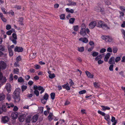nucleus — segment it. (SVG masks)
Here are the masks:
<instances>
[{
    "mask_svg": "<svg viewBox=\"0 0 125 125\" xmlns=\"http://www.w3.org/2000/svg\"><path fill=\"white\" fill-rule=\"evenodd\" d=\"M7 99L9 101L11 100L10 95L9 93L7 94Z\"/></svg>",
    "mask_w": 125,
    "mask_h": 125,
    "instance_id": "37998d69",
    "label": "nucleus"
},
{
    "mask_svg": "<svg viewBox=\"0 0 125 125\" xmlns=\"http://www.w3.org/2000/svg\"><path fill=\"white\" fill-rule=\"evenodd\" d=\"M21 90V89L20 88H17L13 93V97L16 102H18L20 100V94Z\"/></svg>",
    "mask_w": 125,
    "mask_h": 125,
    "instance_id": "f257e3e1",
    "label": "nucleus"
},
{
    "mask_svg": "<svg viewBox=\"0 0 125 125\" xmlns=\"http://www.w3.org/2000/svg\"><path fill=\"white\" fill-rule=\"evenodd\" d=\"M27 87L26 86L24 85L22 86L21 87L22 91H24L27 89Z\"/></svg>",
    "mask_w": 125,
    "mask_h": 125,
    "instance_id": "f704fd0d",
    "label": "nucleus"
},
{
    "mask_svg": "<svg viewBox=\"0 0 125 125\" xmlns=\"http://www.w3.org/2000/svg\"><path fill=\"white\" fill-rule=\"evenodd\" d=\"M118 50V48L117 47H114L113 48V52L114 53H115L117 52Z\"/></svg>",
    "mask_w": 125,
    "mask_h": 125,
    "instance_id": "c9c22d12",
    "label": "nucleus"
},
{
    "mask_svg": "<svg viewBox=\"0 0 125 125\" xmlns=\"http://www.w3.org/2000/svg\"><path fill=\"white\" fill-rule=\"evenodd\" d=\"M6 29L7 30H10L11 28V26L10 25H7L6 26Z\"/></svg>",
    "mask_w": 125,
    "mask_h": 125,
    "instance_id": "680f3d73",
    "label": "nucleus"
},
{
    "mask_svg": "<svg viewBox=\"0 0 125 125\" xmlns=\"http://www.w3.org/2000/svg\"><path fill=\"white\" fill-rule=\"evenodd\" d=\"M98 113L101 115H102L103 116H105V114L103 112H102L101 111L99 110L98 111Z\"/></svg>",
    "mask_w": 125,
    "mask_h": 125,
    "instance_id": "3c124183",
    "label": "nucleus"
},
{
    "mask_svg": "<svg viewBox=\"0 0 125 125\" xmlns=\"http://www.w3.org/2000/svg\"><path fill=\"white\" fill-rule=\"evenodd\" d=\"M73 30L75 31H77L79 29V27L78 25L74 26H73Z\"/></svg>",
    "mask_w": 125,
    "mask_h": 125,
    "instance_id": "cd10ccee",
    "label": "nucleus"
},
{
    "mask_svg": "<svg viewBox=\"0 0 125 125\" xmlns=\"http://www.w3.org/2000/svg\"><path fill=\"white\" fill-rule=\"evenodd\" d=\"M50 96L51 99L53 100L54 99L55 94L54 93H52L51 94Z\"/></svg>",
    "mask_w": 125,
    "mask_h": 125,
    "instance_id": "72a5a7b5",
    "label": "nucleus"
},
{
    "mask_svg": "<svg viewBox=\"0 0 125 125\" xmlns=\"http://www.w3.org/2000/svg\"><path fill=\"white\" fill-rule=\"evenodd\" d=\"M5 96L3 93H0V101H2L5 99Z\"/></svg>",
    "mask_w": 125,
    "mask_h": 125,
    "instance_id": "a211bd4d",
    "label": "nucleus"
},
{
    "mask_svg": "<svg viewBox=\"0 0 125 125\" xmlns=\"http://www.w3.org/2000/svg\"><path fill=\"white\" fill-rule=\"evenodd\" d=\"M14 106V105L12 104H9V105L7 106V108H10L11 107H13Z\"/></svg>",
    "mask_w": 125,
    "mask_h": 125,
    "instance_id": "338daca9",
    "label": "nucleus"
},
{
    "mask_svg": "<svg viewBox=\"0 0 125 125\" xmlns=\"http://www.w3.org/2000/svg\"><path fill=\"white\" fill-rule=\"evenodd\" d=\"M5 49V46L3 45H0V50L2 51H4Z\"/></svg>",
    "mask_w": 125,
    "mask_h": 125,
    "instance_id": "bb28decb",
    "label": "nucleus"
},
{
    "mask_svg": "<svg viewBox=\"0 0 125 125\" xmlns=\"http://www.w3.org/2000/svg\"><path fill=\"white\" fill-rule=\"evenodd\" d=\"M8 50L9 52V55L10 56H12L13 54V51L10 48H8Z\"/></svg>",
    "mask_w": 125,
    "mask_h": 125,
    "instance_id": "5701e85b",
    "label": "nucleus"
},
{
    "mask_svg": "<svg viewBox=\"0 0 125 125\" xmlns=\"http://www.w3.org/2000/svg\"><path fill=\"white\" fill-rule=\"evenodd\" d=\"M101 55H99L95 57V60L96 61L99 60V59H101Z\"/></svg>",
    "mask_w": 125,
    "mask_h": 125,
    "instance_id": "c03bdc74",
    "label": "nucleus"
},
{
    "mask_svg": "<svg viewBox=\"0 0 125 125\" xmlns=\"http://www.w3.org/2000/svg\"><path fill=\"white\" fill-rule=\"evenodd\" d=\"M35 68L36 69H40V66L36 64L34 65Z\"/></svg>",
    "mask_w": 125,
    "mask_h": 125,
    "instance_id": "bf43d9fd",
    "label": "nucleus"
},
{
    "mask_svg": "<svg viewBox=\"0 0 125 125\" xmlns=\"http://www.w3.org/2000/svg\"><path fill=\"white\" fill-rule=\"evenodd\" d=\"M94 85L96 88H98L100 87V85L98 83L95 82L94 83Z\"/></svg>",
    "mask_w": 125,
    "mask_h": 125,
    "instance_id": "7c9ffc66",
    "label": "nucleus"
},
{
    "mask_svg": "<svg viewBox=\"0 0 125 125\" xmlns=\"http://www.w3.org/2000/svg\"><path fill=\"white\" fill-rule=\"evenodd\" d=\"M18 81L20 83L23 82L24 81V80L21 77H20L18 79Z\"/></svg>",
    "mask_w": 125,
    "mask_h": 125,
    "instance_id": "58836bf2",
    "label": "nucleus"
},
{
    "mask_svg": "<svg viewBox=\"0 0 125 125\" xmlns=\"http://www.w3.org/2000/svg\"><path fill=\"white\" fill-rule=\"evenodd\" d=\"M89 44L91 46H93L94 47V42L92 41H91L89 42Z\"/></svg>",
    "mask_w": 125,
    "mask_h": 125,
    "instance_id": "5fc2aeb1",
    "label": "nucleus"
},
{
    "mask_svg": "<svg viewBox=\"0 0 125 125\" xmlns=\"http://www.w3.org/2000/svg\"><path fill=\"white\" fill-rule=\"evenodd\" d=\"M1 108L3 112H6L7 111V108H6V107L5 105H2Z\"/></svg>",
    "mask_w": 125,
    "mask_h": 125,
    "instance_id": "a878e982",
    "label": "nucleus"
},
{
    "mask_svg": "<svg viewBox=\"0 0 125 125\" xmlns=\"http://www.w3.org/2000/svg\"><path fill=\"white\" fill-rule=\"evenodd\" d=\"M38 115H34L32 117L31 121L33 122H35L37 120L38 118Z\"/></svg>",
    "mask_w": 125,
    "mask_h": 125,
    "instance_id": "4468645a",
    "label": "nucleus"
},
{
    "mask_svg": "<svg viewBox=\"0 0 125 125\" xmlns=\"http://www.w3.org/2000/svg\"><path fill=\"white\" fill-rule=\"evenodd\" d=\"M9 118L7 116H4L2 117V120L3 123L5 124L8 122Z\"/></svg>",
    "mask_w": 125,
    "mask_h": 125,
    "instance_id": "6e6552de",
    "label": "nucleus"
},
{
    "mask_svg": "<svg viewBox=\"0 0 125 125\" xmlns=\"http://www.w3.org/2000/svg\"><path fill=\"white\" fill-rule=\"evenodd\" d=\"M80 34L82 36L84 37L86 35V33L85 30L81 29L80 32Z\"/></svg>",
    "mask_w": 125,
    "mask_h": 125,
    "instance_id": "2eb2a0df",
    "label": "nucleus"
},
{
    "mask_svg": "<svg viewBox=\"0 0 125 125\" xmlns=\"http://www.w3.org/2000/svg\"><path fill=\"white\" fill-rule=\"evenodd\" d=\"M14 74H18L19 72V69L17 68L14 69L13 71Z\"/></svg>",
    "mask_w": 125,
    "mask_h": 125,
    "instance_id": "473e14b6",
    "label": "nucleus"
},
{
    "mask_svg": "<svg viewBox=\"0 0 125 125\" xmlns=\"http://www.w3.org/2000/svg\"><path fill=\"white\" fill-rule=\"evenodd\" d=\"M63 89H65L67 90H70V88L69 86V84L68 82H67L66 84H64L62 86Z\"/></svg>",
    "mask_w": 125,
    "mask_h": 125,
    "instance_id": "ddd939ff",
    "label": "nucleus"
},
{
    "mask_svg": "<svg viewBox=\"0 0 125 125\" xmlns=\"http://www.w3.org/2000/svg\"><path fill=\"white\" fill-rule=\"evenodd\" d=\"M19 119L21 122H22L24 120V118L23 116H21L19 118Z\"/></svg>",
    "mask_w": 125,
    "mask_h": 125,
    "instance_id": "de8ad7c7",
    "label": "nucleus"
},
{
    "mask_svg": "<svg viewBox=\"0 0 125 125\" xmlns=\"http://www.w3.org/2000/svg\"><path fill=\"white\" fill-rule=\"evenodd\" d=\"M86 90H83L79 91V93L80 94H85L86 93Z\"/></svg>",
    "mask_w": 125,
    "mask_h": 125,
    "instance_id": "a19ab883",
    "label": "nucleus"
},
{
    "mask_svg": "<svg viewBox=\"0 0 125 125\" xmlns=\"http://www.w3.org/2000/svg\"><path fill=\"white\" fill-rule=\"evenodd\" d=\"M103 22V21L100 20L98 22L97 26L99 28H102Z\"/></svg>",
    "mask_w": 125,
    "mask_h": 125,
    "instance_id": "aec40b11",
    "label": "nucleus"
},
{
    "mask_svg": "<svg viewBox=\"0 0 125 125\" xmlns=\"http://www.w3.org/2000/svg\"><path fill=\"white\" fill-rule=\"evenodd\" d=\"M0 81L2 83H5L7 81V79L5 76H3L2 73L0 71Z\"/></svg>",
    "mask_w": 125,
    "mask_h": 125,
    "instance_id": "7ed1b4c3",
    "label": "nucleus"
},
{
    "mask_svg": "<svg viewBox=\"0 0 125 125\" xmlns=\"http://www.w3.org/2000/svg\"><path fill=\"white\" fill-rule=\"evenodd\" d=\"M23 50V49L22 47L16 46L14 49V51L15 52H22Z\"/></svg>",
    "mask_w": 125,
    "mask_h": 125,
    "instance_id": "0eeeda50",
    "label": "nucleus"
},
{
    "mask_svg": "<svg viewBox=\"0 0 125 125\" xmlns=\"http://www.w3.org/2000/svg\"><path fill=\"white\" fill-rule=\"evenodd\" d=\"M104 119L107 121H110V116L108 115H106L104 116Z\"/></svg>",
    "mask_w": 125,
    "mask_h": 125,
    "instance_id": "c756f323",
    "label": "nucleus"
},
{
    "mask_svg": "<svg viewBox=\"0 0 125 125\" xmlns=\"http://www.w3.org/2000/svg\"><path fill=\"white\" fill-rule=\"evenodd\" d=\"M12 37L13 38V39L16 40L17 39V37L16 34L15 33H14L12 34Z\"/></svg>",
    "mask_w": 125,
    "mask_h": 125,
    "instance_id": "864d4df0",
    "label": "nucleus"
},
{
    "mask_svg": "<svg viewBox=\"0 0 125 125\" xmlns=\"http://www.w3.org/2000/svg\"><path fill=\"white\" fill-rule=\"evenodd\" d=\"M115 58L114 57H111L108 61L109 63L110 64H115Z\"/></svg>",
    "mask_w": 125,
    "mask_h": 125,
    "instance_id": "1a4fd4ad",
    "label": "nucleus"
},
{
    "mask_svg": "<svg viewBox=\"0 0 125 125\" xmlns=\"http://www.w3.org/2000/svg\"><path fill=\"white\" fill-rule=\"evenodd\" d=\"M49 113H50V111H44V114L46 116H47L48 115V114Z\"/></svg>",
    "mask_w": 125,
    "mask_h": 125,
    "instance_id": "69168bd1",
    "label": "nucleus"
},
{
    "mask_svg": "<svg viewBox=\"0 0 125 125\" xmlns=\"http://www.w3.org/2000/svg\"><path fill=\"white\" fill-rule=\"evenodd\" d=\"M81 29L85 30L86 26L85 24L83 23L81 26Z\"/></svg>",
    "mask_w": 125,
    "mask_h": 125,
    "instance_id": "49530a36",
    "label": "nucleus"
},
{
    "mask_svg": "<svg viewBox=\"0 0 125 125\" xmlns=\"http://www.w3.org/2000/svg\"><path fill=\"white\" fill-rule=\"evenodd\" d=\"M48 97L49 95L48 94L45 93L43 97V98L47 100L48 98Z\"/></svg>",
    "mask_w": 125,
    "mask_h": 125,
    "instance_id": "79ce46f5",
    "label": "nucleus"
},
{
    "mask_svg": "<svg viewBox=\"0 0 125 125\" xmlns=\"http://www.w3.org/2000/svg\"><path fill=\"white\" fill-rule=\"evenodd\" d=\"M65 17V15L64 14H61L60 16V18L61 20H64Z\"/></svg>",
    "mask_w": 125,
    "mask_h": 125,
    "instance_id": "8fccbe9b",
    "label": "nucleus"
},
{
    "mask_svg": "<svg viewBox=\"0 0 125 125\" xmlns=\"http://www.w3.org/2000/svg\"><path fill=\"white\" fill-rule=\"evenodd\" d=\"M111 121L113 123L112 125H115L117 123V120H116L115 117L114 116L112 117Z\"/></svg>",
    "mask_w": 125,
    "mask_h": 125,
    "instance_id": "f3484780",
    "label": "nucleus"
},
{
    "mask_svg": "<svg viewBox=\"0 0 125 125\" xmlns=\"http://www.w3.org/2000/svg\"><path fill=\"white\" fill-rule=\"evenodd\" d=\"M101 107L102 108V110L104 111H105L106 110H109L110 109L109 107L107 106L102 105L101 106Z\"/></svg>",
    "mask_w": 125,
    "mask_h": 125,
    "instance_id": "393cba45",
    "label": "nucleus"
},
{
    "mask_svg": "<svg viewBox=\"0 0 125 125\" xmlns=\"http://www.w3.org/2000/svg\"><path fill=\"white\" fill-rule=\"evenodd\" d=\"M18 115L17 113L13 112L11 114V116L12 119H15L17 118Z\"/></svg>",
    "mask_w": 125,
    "mask_h": 125,
    "instance_id": "9b49d317",
    "label": "nucleus"
},
{
    "mask_svg": "<svg viewBox=\"0 0 125 125\" xmlns=\"http://www.w3.org/2000/svg\"><path fill=\"white\" fill-rule=\"evenodd\" d=\"M13 75L12 73H11L10 75V76L9 78L10 81H11L13 80Z\"/></svg>",
    "mask_w": 125,
    "mask_h": 125,
    "instance_id": "09e8293b",
    "label": "nucleus"
},
{
    "mask_svg": "<svg viewBox=\"0 0 125 125\" xmlns=\"http://www.w3.org/2000/svg\"><path fill=\"white\" fill-rule=\"evenodd\" d=\"M110 54L109 53H108L106 55L104 58V60L107 62L108 61V60L110 56Z\"/></svg>",
    "mask_w": 125,
    "mask_h": 125,
    "instance_id": "412c9836",
    "label": "nucleus"
},
{
    "mask_svg": "<svg viewBox=\"0 0 125 125\" xmlns=\"http://www.w3.org/2000/svg\"><path fill=\"white\" fill-rule=\"evenodd\" d=\"M99 54V53L98 52H93L92 55L93 57H96L98 56V55Z\"/></svg>",
    "mask_w": 125,
    "mask_h": 125,
    "instance_id": "e433bc0d",
    "label": "nucleus"
},
{
    "mask_svg": "<svg viewBox=\"0 0 125 125\" xmlns=\"http://www.w3.org/2000/svg\"><path fill=\"white\" fill-rule=\"evenodd\" d=\"M110 26L108 25L106 23L104 22L102 28L104 30H109L110 29Z\"/></svg>",
    "mask_w": 125,
    "mask_h": 125,
    "instance_id": "39448f33",
    "label": "nucleus"
},
{
    "mask_svg": "<svg viewBox=\"0 0 125 125\" xmlns=\"http://www.w3.org/2000/svg\"><path fill=\"white\" fill-rule=\"evenodd\" d=\"M96 25V22L95 21L91 22L89 25V27L91 29L94 28Z\"/></svg>",
    "mask_w": 125,
    "mask_h": 125,
    "instance_id": "423d86ee",
    "label": "nucleus"
},
{
    "mask_svg": "<svg viewBox=\"0 0 125 125\" xmlns=\"http://www.w3.org/2000/svg\"><path fill=\"white\" fill-rule=\"evenodd\" d=\"M47 100L43 98L41 99V102L43 104H45L46 103Z\"/></svg>",
    "mask_w": 125,
    "mask_h": 125,
    "instance_id": "ea45409f",
    "label": "nucleus"
},
{
    "mask_svg": "<svg viewBox=\"0 0 125 125\" xmlns=\"http://www.w3.org/2000/svg\"><path fill=\"white\" fill-rule=\"evenodd\" d=\"M106 51V49L104 48H102L100 50V52L101 53H103L105 52Z\"/></svg>",
    "mask_w": 125,
    "mask_h": 125,
    "instance_id": "0e129e2a",
    "label": "nucleus"
},
{
    "mask_svg": "<svg viewBox=\"0 0 125 125\" xmlns=\"http://www.w3.org/2000/svg\"><path fill=\"white\" fill-rule=\"evenodd\" d=\"M53 114L52 113H49V115L48 116V118L49 119V120L50 121H52V120L53 119V118L52 117L53 116Z\"/></svg>",
    "mask_w": 125,
    "mask_h": 125,
    "instance_id": "4be33fe9",
    "label": "nucleus"
},
{
    "mask_svg": "<svg viewBox=\"0 0 125 125\" xmlns=\"http://www.w3.org/2000/svg\"><path fill=\"white\" fill-rule=\"evenodd\" d=\"M95 9V10L97 11L103 12L104 11V8H102L100 6H97L96 7Z\"/></svg>",
    "mask_w": 125,
    "mask_h": 125,
    "instance_id": "9d476101",
    "label": "nucleus"
},
{
    "mask_svg": "<svg viewBox=\"0 0 125 125\" xmlns=\"http://www.w3.org/2000/svg\"><path fill=\"white\" fill-rule=\"evenodd\" d=\"M113 66L114 65H113V64H111L110 66L109 67V69L110 71H113Z\"/></svg>",
    "mask_w": 125,
    "mask_h": 125,
    "instance_id": "603ef678",
    "label": "nucleus"
},
{
    "mask_svg": "<svg viewBox=\"0 0 125 125\" xmlns=\"http://www.w3.org/2000/svg\"><path fill=\"white\" fill-rule=\"evenodd\" d=\"M75 20V19L74 18H70L69 20V23L71 24L73 23Z\"/></svg>",
    "mask_w": 125,
    "mask_h": 125,
    "instance_id": "2f4dec72",
    "label": "nucleus"
},
{
    "mask_svg": "<svg viewBox=\"0 0 125 125\" xmlns=\"http://www.w3.org/2000/svg\"><path fill=\"white\" fill-rule=\"evenodd\" d=\"M5 88L8 93H10L11 90V84L9 83H6L5 86Z\"/></svg>",
    "mask_w": 125,
    "mask_h": 125,
    "instance_id": "20e7f679",
    "label": "nucleus"
},
{
    "mask_svg": "<svg viewBox=\"0 0 125 125\" xmlns=\"http://www.w3.org/2000/svg\"><path fill=\"white\" fill-rule=\"evenodd\" d=\"M79 40L85 43H87L88 42L87 39L85 37L80 38L79 39Z\"/></svg>",
    "mask_w": 125,
    "mask_h": 125,
    "instance_id": "f8f14e48",
    "label": "nucleus"
},
{
    "mask_svg": "<svg viewBox=\"0 0 125 125\" xmlns=\"http://www.w3.org/2000/svg\"><path fill=\"white\" fill-rule=\"evenodd\" d=\"M107 37L106 38V42H111L112 41V37H110L109 36H107Z\"/></svg>",
    "mask_w": 125,
    "mask_h": 125,
    "instance_id": "b1692460",
    "label": "nucleus"
},
{
    "mask_svg": "<svg viewBox=\"0 0 125 125\" xmlns=\"http://www.w3.org/2000/svg\"><path fill=\"white\" fill-rule=\"evenodd\" d=\"M120 9L123 11H125V7L123 6H120L119 7Z\"/></svg>",
    "mask_w": 125,
    "mask_h": 125,
    "instance_id": "4d7b16f0",
    "label": "nucleus"
},
{
    "mask_svg": "<svg viewBox=\"0 0 125 125\" xmlns=\"http://www.w3.org/2000/svg\"><path fill=\"white\" fill-rule=\"evenodd\" d=\"M70 82H69V83L70 86H72L74 84V83L71 79H70Z\"/></svg>",
    "mask_w": 125,
    "mask_h": 125,
    "instance_id": "052dcab7",
    "label": "nucleus"
},
{
    "mask_svg": "<svg viewBox=\"0 0 125 125\" xmlns=\"http://www.w3.org/2000/svg\"><path fill=\"white\" fill-rule=\"evenodd\" d=\"M55 76V75L54 73H51L49 75V77L51 79H53Z\"/></svg>",
    "mask_w": 125,
    "mask_h": 125,
    "instance_id": "4c0bfd02",
    "label": "nucleus"
},
{
    "mask_svg": "<svg viewBox=\"0 0 125 125\" xmlns=\"http://www.w3.org/2000/svg\"><path fill=\"white\" fill-rule=\"evenodd\" d=\"M121 60V57H116L115 59V61L116 62H117Z\"/></svg>",
    "mask_w": 125,
    "mask_h": 125,
    "instance_id": "a18cd8bd",
    "label": "nucleus"
},
{
    "mask_svg": "<svg viewBox=\"0 0 125 125\" xmlns=\"http://www.w3.org/2000/svg\"><path fill=\"white\" fill-rule=\"evenodd\" d=\"M85 73L88 77L91 78H93L94 75L92 74H91L89 72L87 71H86Z\"/></svg>",
    "mask_w": 125,
    "mask_h": 125,
    "instance_id": "6ab92c4d",
    "label": "nucleus"
},
{
    "mask_svg": "<svg viewBox=\"0 0 125 125\" xmlns=\"http://www.w3.org/2000/svg\"><path fill=\"white\" fill-rule=\"evenodd\" d=\"M30 78V76L28 75L25 76V78L26 80H28Z\"/></svg>",
    "mask_w": 125,
    "mask_h": 125,
    "instance_id": "13d9d810",
    "label": "nucleus"
},
{
    "mask_svg": "<svg viewBox=\"0 0 125 125\" xmlns=\"http://www.w3.org/2000/svg\"><path fill=\"white\" fill-rule=\"evenodd\" d=\"M84 48L83 47L78 48V50L80 52H83L84 51Z\"/></svg>",
    "mask_w": 125,
    "mask_h": 125,
    "instance_id": "c85d7f7f",
    "label": "nucleus"
},
{
    "mask_svg": "<svg viewBox=\"0 0 125 125\" xmlns=\"http://www.w3.org/2000/svg\"><path fill=\"white\" fill-rule=\"evenodd\" d=\"M34 93L36 96H38L39 94V92L36 90H35L34 91Z\"/></svg>",
    "mask_w": 125,
    "mask_h": 125,
    "instance_id": "6e6d98bb",
    "label": "nucleus"
},
{
    "mask_svg": "<svg viewBox=\"0 0 125 125\" xmlns=\"http://www.w3.org/2000/svg\"><path fill=\"white\" fill-rule=\"evenodd\" d=\"M68 3L67 4V5L68 6H75L76 5V2L70 0H68Z\"/></svg>",
    "mask_w": 125,
    "mask_h": 125,
    "instance_id": "dca6fc26",
    "label": "nucleus"
},
{
    "mask_svg": "<svg viewBox=\"0 0 125 125\" xmlns=\"http://www.w3.org/2000/svg\"><path fill=\"white\" fill-rule=\"evenodd\" d=\"M12 31L11 30L9 31H7L6 33L8 35H10L12 33Z\"/></svg>",
    "mask_w": 125,
    "mask_h": 125,
    "instance_id": "e2e57ef3",
    "label": "nucleus"
},
{
    "mask_svg": "<svg viewBox=\"0 0 125 125\" xmlns=\"http://www.w3.org/2000/svg\"><path fill=\"white\" fill-rule=\"evenodd\" d=\"M121 26L123 28L125 27V21H124L123 22V23L121 24Z\"/></svg>",
    "mask_w": 125,
    "mask_h": 125,
    "instance_id": "774afa93",
    "label": "nucleus"
},
{
    "mask_svg": "<svg viewBox=\"0 0 125 125\" xmlns=\"http://www.w3.org/2000/svg\"><path fill=\"white\" fill-rule=\"evenodd\" d=\"M7 67V64L5 62L1 61H0V71L1 70L5 69Z\"/></svg>",
    "mask_w": 125,
    "mask_h": 125,
    "instance_id": "f03ea898",
    "label": "nucleus"
}]
</instances>
